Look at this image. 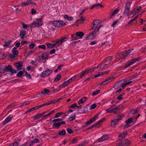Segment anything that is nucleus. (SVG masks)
I'll use <instances>...</instances> for the list:
<instances>
[{"instance_id":"c03bdc74","label":"nucleus","mask_w":146,"mask_h":146,"mask_svg":"<svg viewBox=\"0 0 146 146\" xmlns=\"http://www.w3.org/2000/svg\"><path fill=\"white\" fill-rule=\"evenodd\" d=\"M40 117V116L39 115L37 114L33 117V119L35 120H36L39 119Z\"/></svg>"},{"instance_id":"7c9ffc66","label":"nucleus","mask_w":146,"mask_h":146,"mask_svg":"<svg viewBox=\"0 0 146 146\" xmlns=\"http://www.w3.org/2000/svg\"><path fill=\"white\" fill-rule=\"evenodd\" d=\"M29 27L31 28H33L35 27H38L35 21L32 23L31 24L29 25Z\"/></svg>"},{"instance_id":"69168bd1","label":"nucleus","mask_w":146,"mask_h":146,"mask_svg":"<svg viewBox=\"0 0 146 146\" xmlns=\"http://www.w3.org/2000/svg\"><path fill=\"white\" fill-rule=\"evenodd\" d=\"M10 72L12 73H17L18 72V71L17 70H16L15 69H11V71Z\"/></svg>"},{"instance_id":"338daca9","label":"nucleus","mask_w":146,"mask_h":146,"mask_svg":"<svg viewBox=\"0 0 146 146\" xmlns=\"http://www.w3.org/2000/svg\"><path fill=\"white\" fill-rule=\"evenodd\" d=\"M35 52V51L34 50H31L28 52V55H30L33 54Z\"/></svg>"},{"instance_id":"79ce46f5","label":"nucleus","mask_w":146,"mask_h":146,"mask_svg":"<svg viewBox=\"0 0 146 146\" xmlns=\"http://www.w3.org/2000/svg\"><path fill=\"white\" fill-rule=\"evenodd\" d=\"M36 46V44L35 43H32L29 45V47L30 49L33 48Z\"/></svg>"},{"instance_id":"aec40b11","label":"nucleus","mask_w":146,"mask_h":146,"mask_svg":"<svg viewBox=\"0 0 146 146\" xmlns=\"http://www.w3.org/2000/svg\"><path fill=\"white\" fill-rule=\"evenodd\" d=\"M127 133V132H123L119 136V140H121L123 139V138H124Z\"/></svg>"},{"instance_id":"f8f14e48","label":"nucleus","mask_w":146,"mask_h":146,"mask_svg":"<svg viewBox=\"0 0 146 146\" xmlns=\"http://www.w3.org/2000/svg\"><path fill=\"white\" fill-rule=\"evenodd\" d=\"M14 65L16 67V69L18 70H20L22 69V66H23L22 62H18L15 64Z\"/></svg>"},{"instance_id":"20e7f679","label":"nucleus","mask_w":146,"mask_h":146,"mask_svg":"<svg viewBox=\"0 0 146 146\" xmlns=\"http://www.w3.org/2000/svg\"><path fill=\"white\" fill-rule=\"evenodd\" d=\"M118 109L119 108L117 106H115L114 105H112L110 108L107 109L106 111L109 113L113 112L115 113Z\"/></svg>"},{"instance_id":"6e6d98bb","label":"nucleus","mask_w":146,"mask_h":146,"mask_svg":"<svg viewBox=\"0 0 146 146\" xmlns=\"http://www.w3.org/2000/svg\"><path fill=\"white\" fill-rule=\"evenodd\" d=\"M12 53L14 55H17L19 52L18 50L14 49H12Z\"/></svg>"},{"instance_id":"1a4fd4ad","label":"nucleus","mask_w":146,"mask_h":146,"mask_svg":"<svg viewBox=\"0 0 146 146\" xmlns=\"http://www.w3.org/2000/svg\"><path fill=\"white\" fill-rule=\"evenodd\" d=\"M109 138L108 135H105L102 136L100 138H99L98 140L99 142H102L104 141L108 140Z\"/></svg>"},{"instance_id":"423d86ee","label":"nucleus","mask_w":146,"mask_h":146,"mask_svg":"<svg viewBox=\"0 0 146 146\" xmlns=\"http://www.w3.org/2000/svg\"><path fill=\"white\" fill-rule=\"evenodd\" d=\"M126 53L125 51H124L117 54L115 58L118 59L123 58L127 56Z\"/></svg>"},{"instance_id":"58836bf2","label":"nucleus","mask_w":146,"mask_h":146,"mask_svg":"<svg viewBox=\"0 0 146 146\" xmlns=\"http://www.w3.org/2000/svg\"><path fill=\"white\" fill-rule=\"evenodd\" d=\"M26 34V32L23 31H21L20 32V35L21 36V38H23L24 36Z\"/></svg>"},{"instance_id":"f257e3e1","label":"nucleus","mask_w":146,"mask_h":146,"mask_svg":"<svg viewBox=\"0 0 146 146\" xmlns=\"http://www.w3.org/2000/svg\"><path fill=\"white\" fill-rule=\"evenodd\" d=\"M124 117V115H118L117 117H114V119L111 121V126H114L117 123L118 121L121 120L122 117Z\"/></svg>"},{"instance_id":"bf43d9fd","label":"nucleus","mask_w":146,"mask_h":146,"mask_svg":"<svg viewBox=\"0 0 146 146\" xmlns=\"http://www.w3.org/2000/svg\"><path fill=\"white\" fill-rule=\"evenodd\" d=\"M66 133L65 130H62L59 132L58 134L60 135H63Z\"/></svg>"},{"instance_id":"393cba45","label":"nucleus","mask_w":146,"mask_h":146,"mask_svg":"<svg viewBox=\"0 0 146 146\" xmlns=\"http://www.w3.org/2000/svg\"><path fill=\"white\" fill-rule=\"evenodd\" d=\"M107 73H107L106 72H104V73L102 72H99L98 74H96L94 76V78H96L98 77L102 76L104 74H106Z\"/></svg>"},{"instance_id":"e2e57ef3","label":"nucleus","mask_w":146,"mask_h":146,"mask_svg":"<svg viewBox=\"0 0 146 146\" xmlns=\"http://www.w3.org/2000/svg\"><path fill=\"white\" fill-rule=\"evenodd\" d=\"M100 92V91L99 90H97L96 91L92 93V95L95 96L98 93H99Z\"/></svg>"},{"instance_id":"cd10ccee","label":"nucleus","mask_w":146,"mask_h":146,"mask_svg":"<svg viewBox=\"0 0 146 146\" xmlns=\"http://www.w3.org/2000/svg\"><path fill=\"white\" fill-rule=\"evenodd\" d=\"M96 29H95L92 32V38H94L97 36L96 32Z\"/></svg>"},{"instance_id":"4d7b16f0","label":"nucleus","mask_w":146,"mask_h":146,"mask_svg":"<svg viewBox=\"0 0 146 146\" xmlns=\"http://www.w3.org/2000/svg\"><path fill=\"white\" fill-rule=\"evenodd\" d=\"M25 76L27 78H28L30 79H31L32 78V77L31 75L29 74L27 72H25Z\"/></svg>"},{"instance_id":"ea45409f","label":"nucleus","mask_w":146,"mask_h":146,"mask_svg":"<svg viewBox=\"0 0 146 146\" xmlns=\"http://www.w3.org/2000/svg\"><path fill=\"white\" fill-rule=\"evenodd\" d=\"M108 82L107 83H109L113 80L115 78L113 76H111L107 78Z\"/></svg>"},{"instance_id":"4be33fe9","label":"nucleus","mask_w":146,"mask_h":146,"mask_svg":"<svg viewBox=\"0 0 146 146\" xmlns=\"http://www.w3.org/2000/svg\"><path fill=\"white\" fill-rule=\"evenodd\" d=\"M76 35L79 37L80 38H82L83 36L84 35V33L83 32L81 31H79L77 32L76 33Z\"/></svg>"},{"instance_id":"9b49d317","label":"nucleus","mask_w":146,"mask_h":146,"mask_svg":"<svg viewBox=\"0 0 146 146\" xmlns=\"http://www.w3.org/2000/svg\"><path fill=\"white\" fill-rule=\"evenodd\" d=\"M100 20H94L93 22V25L92 26V30L94 29H97V25L99 23Z\"/></svg>"},{"instance_id":"412c9836","label":"nucleus","mask_w":146,"mask_h":146,"mask_svg":"<svg viewBox=\"0 0 146 146\" xmlns=\"http://www.w3.org/2000/svg\"><path fill=\"white\" fill-rule=\"evenodd\" d=\"M132 122H135V119L133 117H131L129 118L125 121L126 124L131 123Z\"/></svg>"},{"instance_id":"0e129e2a","label":"nucleus","mask_w":146,"mask_h":146,"mask_svg":"<svg viewBox=\"0 0 146 146\" xmlns=\"http://www.w3.org/2000/svg\"><path fill=\"white\" fill-rule=\"evenodd\" d=\"M19 145V144L17 142H15V143L10 145L9 146H18Z\"/></svg>"},{"instance_id":"2f4dec72","label":"nucleus","mask_w":146,"mask_h":146,"mask_svg":"<svg viewBox=\"0 0 146 146\" xmlns=\"http://www.w3.org/2000/svg\"><path fill=\"white\" fill-rule=\"evenodd\" d=\"M59 21L54 20L52 22V24L55 27H58Z\"/></svg>"},{"instance_id":"ddd939ff","label":"nucleus","mask_w":146,"mask_h":146,"mask_svg":"<svg viewBox=\"0 0 146 146\" xmlns=\"http://www.w3.org/2000/svg\"><path fill=\"white\" fill-rule=\"evenodd\" d=\"M36 21H35L38 27L42 26L43 24L42 19L41 18H38L36 19Z\"/></svg>"},{"instance_id":"a878e982","label":"nucleus","mask_w":146,"mask_h":146,"mask_svg":"<svg viewBox=\"0 0 146 146\" xmlns=\"http://www.w3.org/2000/svg\"><path fill=\"white\" fill-rule=\"evenodd\" d=\"M63 17L64 19H67L68 21H71L73 19V18L72 17L68 16L67 15H64Z\"/></svg>"},{"instance_id":"72a5a7b5","label":"nucleus","mask_w":146,"mask_h":146,"mask_svg":"<svg viewBox=\"0 0 146 146\" xmlns=\"http://www.w3.org/2000/svg\"><path fill=\"white\" fill-rule=\"evenodd\" d=\"M99 6H100L101 7H104L103 5L100 4L99 3H97L94 5L92 6V9H93L95 7H98Z\"/></svg>"},{"instance_id":"dca6fc26","label":"nucleus","mask_w":146,"mask_h":146,"mask_svg":"<svg viewBox=\"0 0 146 146\" xmlns=\"http://www.w3.org/2000/svg\"><path fill=\"white\" fill-rule=\"evenodd\" d=\"M66 122L64 121H62L60 122H58L56 123H54L53 124V126L55 128H57L59 126L61 125H62L65 124Z\"/></svg>"},{"instance_id":"f704fd0d","label":"nucleus","mask_w":146,"mask_h":146,"mask_svg":"<svg viewBox=\"0 0 146 146\" xmlns=\"http://www.w3.org/2000/svg\"><path fill=\"white\" fill-rule=\"evenodd\" d=\"M56 45V47H58L60 44H62L61 41L59 39L57 40L56 41V42L55 43Z\"/></svg>"},{"instance_id":"052dcab7","label":"nucleus","mask_w":146,"mask_h":146,"mask_svg":"<svg viewBox=\"0 0 146 146\" xmlns=\"http://www.w3.org/2000/svg\"><path fill=\"white\" fill-rule=\"evenodd\" d=\"M38 48L44 50L45 49L46 46L44 45H39L38 46Z\"/></svg>"},{"instance_id":"37998d69","label":"nucleus","mask_w":146,"mask_h":146,"mask_svg":"<svg viewBox=\"0 0 146 146\" xmlns=\"http://www.w3.org/2000/svg\"><path fill=\"white\" fill-rule=\"evenodd\" d=\"M48 56V54L46 53H44L42 54V58H43L45 59L47 58Z\"/></svg>"},{"instance_id":"c85d7f7f","label":"nucleus","mask_w":146,"mask_h":146,"mask_svg":"<svg viewBox=\"0 0 146 146\" xmlns=\"http://www.w3.org/2000/svg\"><path fill=\"white\" fill-rule=\"evenodd\" d=\"M76 118V115L75 113H72L71 114V116L68 118V120L71 121L74 120Z\"/></svg>"},{"instance_id":"a19ab883","label":"nucleus","mask_w":146,"mask_h":146,"mask_svg":"<svg viewBox=\"0 0 146 146\" xmlns=\"http://www.w3.org/2000/svg\"><path fill=\"white\" fill-rule=\"evenodd\" d=\"M11 43V40L6 42H5V44L3 45V46L4 47H7L10 45Z\"/></svg>"},{"instance_id":"680f3d73","label":"nucleus","mask_w":146,"mask_h":146,"mask_svg":"<svg viewBox=\"0 0 146 146\" xmlns=\"http://www.w3.org/2000/svg\"><path fill=\"white\" fill-rule=\"evenodd\" d=\"M62 113V112H58L55 115V117L56 118L59 117Z\"/></svg>"},{"instance_id":"473e14b6","label":"nucleus","mask_w":146,"mask_h":146,"mask_svg":"<svg viewBox=\"0 0 146 146\" xmlns=\"http://www.w3.org/2000/svg\"><path fill=\"white\" fill-rule=\"evenodd\" d=\"M119 11V10L117 9L116 10H115L113 13L111 14V15L110 16V18H111L113 16L115 15Z\"/></svg>"},{"instance_id":"9d476101","label":"nucleus","mask_w":146,"mask_h":146,"mask_svg":"<svg viewBox=\"0 0 146 146\" xmlns=\"http://www.w3.org/2000/svg\"><path fill=\"white\" fill-rule=\"evenodd\" d=\"M112 58L111 56L108 57L103 62H105V66H106L109 64L111 61Z\"/></svg>"},{"instance_id":"4468645a","label":"nucleus","mask_w":146,"mask_h":146,"mask_svg":"<svg viewBox=\"0 0 146 146\" xmlns=\"http://www.w3.org/2000/svg\"><path fill=\"white\" fill-rule=\"evenodd\" d=\"M141 7H137L131 13V14H133L135 15L137 14L141 10Z\"/></svg>"},{"instance_id":"6ab92c4d","label":"nucleus","mask_w":146,"mask_h":146,"mask_svg":"<svg viewBox=\"0 0 146 146\" xmlns=\"http://www.w3.org/2000/svg\"><path fill=\"white\" fill-rule=\"evenodd\" d=\"M121 82V81L120 80L116 83L114 86L113 88L115 89H117L121 87V84H122Z\"/></svg>"},{"instance_id":"b1692460","label":"nucleus","mask_w":146,"mask_h":146,"mask_svg":"<svg viewBox=\"0 0 146 146\" xmlns=\"http://www.w3.org/2000/svg\"><path fill=\"white\" fill-rule=\"evenodd\" d=\"M58 27H61L65 26L66 24L64 21L61 20L59 21Z\"/></svg>"},{"instance_id":"774afa93","label":"nucleus","mask_w":146,"mask_h":146,"mask_svg":"<svg viewBox=\"0 0 146 146\" xmlns=\"http://www.w3.org/2000/svg\"><path fill=\"white\" fill-rule=\"evenodd\" d=\"M76 78V76H74L73 77H72L71 78L69 79L68 80L70 82H71L72 80H74Z\"/></svg>"},{"instance_id":"09e8293b","label":"nucleus","mask_w":146,"mask_h":146,"mask_svg":"<svg viewBox=\"0 0 146 146\" xmlns=\"http://www.w3.org/2000/svg\"><path fill=\"white\" fill-rule=\"evenodd\" d=\"M24 72H25V71L24 70H23V71H20L17 74V75L19 76H21Z\"/></svg>"},{"instance_id":"a18cd8bd","label":"nucleus","mask_w":146,"mask_h":146,"mask_svg":"<svg viewBox=\"0 0 146 146\" xmlns=\"http://www.w3.org/2000/svg\"><path fill=\"white\" fill-rule=\"evenodd\" d=\"M98 114H97L94 116V117L92 118V123L95 121L98 118Z\"/></svg>"},{"instance_id":"de8ad7c7","label":"nucleus","mask_w":146,"mask_h":146,"mask_svg":"<svg viewBox=\"0 0 146 146\" xmlns=\"http://www.w3.org/2000/svg\"><path fill=\"white\" fill-rule=\"evenodd\" d=\"M62 120V119L61 118H58L55 119H53L52 121V122L54 124L56 122L58 121H60Z\"/></svg>"},{"instance_id":"3c124183","label":"nucleus","mask_w":146,"mask_h":146,"mask_svg":"<svg viewBox=\"0 0 146 146\" xmlns=\"http://www.w3.org/2000/svg\"><path fill=\"white\" fill-rule=\"evenodd\" d=\"M84 20L85 19L82 17L80 19L77 20L76 21L79 23H82Z\"/></svg>"},{"instance_id":"13d9d810","label":"nucleus","mask_w":146,"mask_h":146,"mask_svg":"<svg viewBox=\"0 0 146 146\" xmlns=\"http://www.w3.org/2000/svg\"><path fill=\"white\" fill-rule=\"evenodd\" d=\"M77 142V139L76 138H74L71 141V144H73V143H75Z\"/></svg>"},{"instance_id":"7ed1b4c3","label":"nucleus","mask_w":146,"mask_h":146,"mask_svg":"<svg viewBox=\"0 0 146 146\" xmlns=\"http://www.w3.org/2000/svg\"><path fill=\"white\" fill-rule=\"evenodd\" d=\"M131 3L130 2H127L126 3L125 7L124 12V14L125 15H128L129 12V10L131 7Z\"/></svg>"},{"instance_id":"8fccbe9b","label":"nucleus","mask_w":146,"mask_h":146,"mask_svg":"<svg viewBox=\"0 0 146 146\" xmlns=\"http://www.w3.org/2000/svg\"><path fill=\"white\" fill-rule=\"evenodd\" d=\"M50 92V91L48 89H44L43 90V91H42L41 93L42 94H47Z\"/></svg>"},{"instance_id":"c756f323","label":"nucleus","mask_w":146,"mask_h":146,"mask_svg":"<svg viewBox=\"0 0 146 146\" xmlns=\"http://www.w3.org/2000/svg\"><path fill=\"white\" fill-rule=\"evenodd\" d=\"M12 68V67L11 66L9 65L8 66H5L4 68V70L5 71L10 72Z\"/></svg>"},{"instance_id":"5fc2aeb1","label":"nucleus","mask_w":146,"mask_h":146,"mask_svg":"<svg viewBox=\"0 0 146 146\" xmlns=\"http://www.w3.org/2000/svg\"><path fill=\"white\" fill-rule=\"evenodd\" d=\"M124 94V93H121V94H120V95H119V96L117 97V98L119 100H121L122 99V96H123Z\"/></svg>"},{"instance_id":"864d4df0","label":"nucleus","mask_w":146,"mask_h":146,"mask_svg":"<svg viewBox=\"0 0 146 146\" xmlns=\"http://www.w3.org/2000/svg\"><path fill=\"white\" fill-rule=\"evenodd\" d=\"M61 77V75L60 74L58 75L55 78L54 80L56 82L57 81L60 79Z\"/></svg>"},{"instance_id":"4c0bfd02","label":"nucleus","mask_w":146,"mask_h":146,"mask_svg":"<svg viewBox=\"0 0 146 146\" xmlns=\"http://www.w3.org/2000/svg\"><path fill=\"white\" fill-rule=\"evenodd\" d=\"M40 142V141L37 139H35L33 141H32V143L31 144L30 146H32L33 144L35 143H38Z\"/></svg>"},{"instance_id":"e433bc0d","label":"nucleus","mask_w":146,"mask_h":146,"mask_svg":"<svg viewBox=\"0 0 146 146\" xmlns=\"http://www.w3.org/2000/svg\"><path fill=\"white\" fill-rule=\"evenodd\" d=\"M27 3H28V5L31 4L32 6H35L36 5L35 3L33 2L31 0H28L27 1Z\"/></svg>"},{"instance_id":"39448f33","label":"nucleus","mask_w":146,"mask_h":146,"mask_svg":"<svg viewBox=\"0 0 146 146\" xmlns=\"http://www.w3.org/2000/svg\"><path fill=\"white\" fill-rule=\"evenodd\" d=\"M52 70L50 69H47L43 71L40 75V77L44 78L49 76L52 73Z\"/></svg>"},{"instance_id":"6e6552de","label":"nucleus","mask_w":146,"mask_h":146,"mask_svg":"<svg viewBox=\"0 0 146 146\" xmlns=\"http://www.w3.org/2000/svg\"><path fill=\"white\" fill-rule=\"evenodd\" d=\"M70 83V82H69V80H68L64 82L62 85H60L56 89V90H57V91H58L61 89L62 87H65L68 85Z\"/></svg>"},{"instance_id":"c9c22d12","label":"nucleus","mask_w":146,"mask_h":146,"mask_svg":"<svg viewBox=\"0 0 146 146\" xmlns=\"http://www.w3.org/2000/svg\"><path fill=\"white\" fill-rule=\"evenodd\" d=\"M106 66H105V63L103 62L101 64H99L97 66V68L100 69Z\"/></svg>"},{"instance_id":"5701e85b","label":"nucleus","mask_w":146,"mask_h":146,"mask_svg":"<svg viewBox=\"0 0 146 146\" xmlns=\"http://www.w3.org/2000/svg\"><path fill=\"white\" fill-rule=\"evenodd\" d=\"M122 142L123 146H128L130 144L129 141L127 140H124Z\"/></svg>"},{"instance_id":"0eeeda50","label":"nucleus","mask_w":146,"mask_h":146,"mask_svg":"<svg viewBox=\"0 0 146 146\" xmlns=\"http://www.w3.org/2000/svg\"><path fill=\"white\" fill-rule=\"evenodd\" d=\"M127 81V80L126 79H123V80H121V83H122V84H121V88H122L123 89L127 85H129L130 83L132 82V81H129V82H127L125 83V82H126Z\"/></svg>"},{"instance_id":"f3484780","label":"nucleus","mask_w":146,"mask_h":146,"mask_svg":"<svg viewBox=\"0 0 146 146\" xmlns=\"http://www.w3.org/2000/svg\"><path fill=\"white\" fill-rule=\"evenodd\" d=\"M12 117L11 115L9 116L7 118H6L5 120L4 121L3 123L4 125L6 124L8 122L10 121Z\"/></svg>"},{"instance_id":"49530a36","label":"nucleus","mask_w":146,"mask_h":146,"mask_svg":"<svg viewBox=\"0 0 146 146\" xmlns=\"http://www.w3.org/2000/svg\"><path fill=\"white\" fill-rule=\"evenodd\" d=\"M67 38L66 37H62L60 39H59L62 43L65 42Z\"/></svg>"},{"instance_id":"f03ea898","label":"nucleus","mask_w":146,"mask_h":146,"mask_svg":"<svg viewBox=\"0 0 146 146\" xmlns=\"http://www.w3.org/2000/svg\"><path fill=\"white\" fill-rule=\"evenodd\" d=\"M139 61V58H138L130 60L126 64L124 67L125 68H127Z\"/></svg>"},{"instance_id":"bb28decb","label":"nucleus","mask_w":146,"mask_h":146,"mask_svg":"<svg viewBox=\"0 0 146 146\" xmlns=\"http://www.w3.org/2000/svg\"><path fill=\"white\" fill-rule=\"evenodd\" d=\"M46 44L48 48H52L56 46V45L55 43L54 44H52L49 43L47 42L46 43Z\"/></svg>"},{"instance_id":"a211bd4d","label":"nucleus","mask_w":146,"mask_h":146,"mask_svg":"<svg viewBox=\"0 0 146 146\" xmlns=\"http://www.w3.org/2000/svg\"><path fill=\"white\" fill-rule=\"evenodd\" d=\"M87 100V98L86 97H84L79 100L78 102V103L79 105L83 104L86 102Z\"/></svg>"},{"instance_id":"603ef678","label":"nucleus","mask_w":146,"mask_h":146,"mask_svg":"<svg viewBox=\"0 0 146 146\" xmlns=\"http://www.w3.org/2000/svg\"><path fill=\"white\" fill-rule=\"evenodd\" d=\"M104 30L103 25H101L98 28L97 31H99L100 30Z\"/></svg>"},{"instance_id":"2eb2a0df","label":"nucleus","mask_w":146,"mask_h":146,"mask_svg":"<svg viewBox=\"0 0 146 146\" xmlns=\"http://www.w3.org/2000/svg\"><path fill=\"white\" fill-rule=\"evenodd\" d=\"M89 72H90V70L89 69H87L84 71L81 72L79 76L80 77L82 78L83 77L85 74L88 73Z\"/></svg>"}]
</instances>
